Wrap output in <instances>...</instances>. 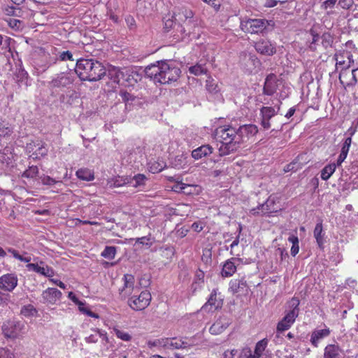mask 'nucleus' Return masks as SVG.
<instances>
[{"label": "nucleus", "mask_w": 358, "mask_h": 358, "mask_svg": "<svg viewBox=\"0 0 358 358\" xmlns=\"http://www.w3.org/2000/svg\"><path fill=\"white\" fill-rule=\"evenodd\" d=\"M145 73L146 76L155 83L167 84L176 81L179 78L180 70L172 62L160 61L148 66Z\"/></svg>", "instance_id": "1"}, {"label": "nucleus", "mask_w": 358, "mask_h": 358, "mask_svg": "<svg viewBox=\"0 0 358 358\" xmlns=\"http://www.w3.org/2000/svg\"><path fill=\"white\" fill-rule=\"evenodd\" d=\"M217 141L221 143L219 148L220 156H224L236 152L241 145V138L236 128L231 125L217 127L215 131Z\"/></svg>", "instance_id": "2"}, {"label": "nucleus", "mask_w": 358, "mask_h": 358, "mask_svg": "<svg viewBox=\"0 0 358 358\" xmlns=\"http://www.w3.org/2000/svg\"><path fill=\"white\" fill-rule=\"evenodd\" d=\"M75 71L81 80L90 82L99 80L106 74L103 65L93 59H78Z\"/></svg>", "instance_id": "3"}, {"label": "nucleus", "mask_w": 358, "mask_h": 358, "mask_svg": "<svg viewBox=\"0 0 358 358\" xmlns=\"http://www.w3.org/2000/svg\"><path fill=\"white\" fill-rule=\"evenodd\" d=\"M24 322L15 320H8L2 325V331L5 337L10 338H18L24 334Z\"/></svg>", "instance_id": "4"}, {"label": "nucleus", "mask_w": 358, "mask_h": 358, "mask_svg": "<svg viewBox=\"0 0 358 358\" xmlns=\"http://www.w3.org/2000/svg\"><path fill=\"white\" fill-rule=\"evenodd\" d=\"M173 17H175V20L178 22L185 23L187 29L185 27H183V32L187 31V34H189L192 32L191 28L188 27L193 22L192 20L193 12L190 9L183 6H177L175 8Z\"/></svg>", "instance_id": "5"}, {"label": "nucleus", "mask_w": 358, "mask_h": 358, "mask_svg": "<svg viewBox=\"0 0 358 358\" xmlns=\"http://www.w3.org/2000/svg\"><path fill=\"white\" fill-rule=\"evenodd\" d=\"M268 25L264 19H248L241 23V29L247 33L258 34L262 32Z\"/></svg>", "instance_id": "6"}, {"label": "nucleus", "mask_w": 358, "mask_h": 358, "mask_svg": "<svg viewBox=\"0 0 358 358\" xmlns=\"http://www.w3.org/2000/svg\"><path fill=\"white\" fill-rule=\"evenodd\" d=\"M151 299V294L148 291H143L138 296L131 297L128 301V304L134 310H142L150 305Z\"/></svg>", "instance_id": "7"}, {"label": "nucleus", "mask_w": 358, "mask_h": 358, "mask_svg": "<svg viewBox=\"0 0 358 358\" xmlns=\"http://www.w3.org/2000/svg\"><path fill=\"white\" fill-rule=\"evenodd\" d=\"M223 305V297L218 289H213L207 301L202 306L201 310L206 312H214L222 308Z\"/></svg>", "instance_id": "8"}, {"label": "nucleus", "mask_w": 358, "mask_h": 358, "mask_svg": "<svg viewBox=\"0 0 358 358\" xmlns=\"http://www.w3.org/2000/svg\"><path fill=\"white\" fill-rule=\"evenodd\" d=\"M45 145V143L39 139L31 141L27 143L26 151L30 154V157L33 159H39L48 154V149Z\"/></svg>", "instance_id": "9"}, {"label": "nucleus", "mask_w": 358, "mask_h": 358, "mask_svg": "<svg viewBox=\"0 0 358 358\" xmlns=\"http://www.w3.org/2000/svg\"><path fill=\"white\" fill-rule=\"evenodd\" d=\"M280 105L275 108L271 106H263L260 108V124L264 129H269L271 127L270 120L280 110Z\"/></svg>", "instance_id": "10"}, {"label": "nucleus", "mask_w": 358, "mask_h": 358, "mask_svg": "<svg viewBox=\"0 0 358 358\" xmlns=\"http://www.w3.org/2000/svg\"><path fill=\"white\" fill-rule=\"evenodd\" d=\"M18 285L15 273H8L0 276V289L4 292H13Z\"/></svg>", "instance_id": "11"}, {"label": "nucleus", "mask_w": 358, "mask_h": 358, "mask_svg": "<svg viewBox=\"0 0 358 358\" xmlns=\"http://www.w3.org/2000/svg\"><path fill=\"white\" fill-rule=\"evenodd\" d=\"M273 199L269 197L265 203L259 205L257 208L250 210V213L253 215L271 214L278 212L280 208H275Z\"/></svg>", "instance_id": "12"}, {"label": "nucleus", "mask_w": 358, "mask_h": 358, "mask_svg": "<svg viewBox=\"0 0 358 358\" xmlns=\"http://www.w3.org/2000/svg\"><path fill=\"white\" fill-rule=\"evenodd\" d=\"M255 48L261 55L271 56L276 52L275 46L266 39H261L255 43Z\"/></svg>", "instance_id": "13"}, {"label": "nucleus", "mask_w": 358, "mask_h": 358, "mask_svg": "<svg viewBox=\"0 0 358 358\" xmlns=\"http://www.w3.org/2000/svg\"><path fill=\"white\" fill-rule=\"evenodd\" d=\"M297 317L298 316L296 310H289L286 312L285 315L278 323L277 331L278 332H282L289 329L294 324Z\"/></svg>", "instance_id": "14"}, {"label": "nucleus", "mask_w": 358, "mask_h": 358, "mask_svg": "<svg viewBox=\"0 0 358 358\" xmlns=\"http://www.w3.org/2000/svg\"><path fill=\"white\" fill-rule=\"evenodd\" d=\"M62 296V293L59 290L56 288L49 287L42 293L43 302L54 305L61 299Z\"/></svg>", "instance_id": "15"}, {"label": "nucleus", "mask_w": 358, "mask_h": 358, "mask_svg": "<svg viewBox=\"0 0 358 358\" xmlns=\"http://www.w3.org/2000/svg\"><path fill=\"white\" fill-rule=\"evenodd\" d=\"M237 130L241 138V144L250 137L255 136L259 131L257 127L252 124L240 126Z\"/></svg>", "instance_id": "16"}, {"label": "nucleus", "mask_w": 358, "mask_h": 358, "mask_svg": "<svg viewBox=\"0 0 358 358\" xmlns=\"http://www.w3.org/2000/svg\"><path fill=\"white\" fill-rule=\"evenodd\" d=\"M124 286L120 289V296L124 299L130 296L134 289V277L131 274H125L123 277Z\"/></svg>", "instance_id": "17"}, {"label": "nucleus", "mask_w": 358, "mask_h": 358, "mask_svg": "<svg viewBox=\"0 0 358 358\" xmlns=\"http://www.w3.org/2000/svg\"><path fill=\"white\" fill-rule=\"evenodd\" d=\"M26 266L29 271H34L45 277H51L54 274L53 270L42 261L36 264L29 263Z\"/></svg>", "instance_id": "18"}, {"label": "nucleus", "mask_w": 358, "mask_h": 358, "mask_svg": "<svg viewBox=\"0 0 358 358\" xmlns=\"http://www.w3.org/2000/svg\"><path fill=\"white\" fill-rule=\"evenodd\" d=\"M248 290L246 280L242 279H234L229 282V291L235 294H245Z\"/></svg>", "instance_id": "19"}, {"label": "nucleus", "mask_w": 358, "mask_h": 358, "mask_svg": "<svg viewBox=\"0 0 358 358\" xmlns=\"http://www.w3.org/2000/svg\"><path fill=\"white\" fill-rule=\"evenodd\" d=\"M277 78L273 73H270L266 78L263 88V94L266 95H273L277 90Z\"/></svg>", "instance_id": "20"}, {"label": "nucleus", "mask_w": 358, "mask_h": 358, "mask_svg": "<svg viewBox=\"0 0 358 358\" xmlns=\"http://www.w3.org/2000/svg\"><path fill=\"white\" fill-rule=\"evenodd\" d=\"M147 178L144 174L138 173L133 178H125L123 183H128V185L135 188H142L145 185Z\"/></svg>", "instance_id": "21"}, {"label": "nucleus", "mask_w": 358, "mask_h": 358, "mask_svg": "<svg viewBox=\"0 0 358 358\" xmlns=\"http://www.w3.org/2000/svg\"><path fill=\"white\" fill-rule=\"evenodd\" d=\"M105 76H107L113 83L121 84L122 80H124V69H120L115 66H110Z\"/></svg>", "instance_id": "22"}, {"label": "nucleus", "mask_w": 358, "mask_h": 358, "mask_svg": "<svg viewBox=\"0 0 358 358\" xmlns=\"http://www.w3.org/2000/svg\"><path fill=\"white\" fill-rule=\"evenodd\" d=\"M213 152V148L208 144L202 145L194 149L192 152V157L196 159H200L203 157L209 156Z\"/></svg>", "instance_id": "23"}, {"label": "nucleus", "mask_w": 358, "mask_h": 358, "mask_svg": "<svg viewBox=\"0 0 358 358\" xmlns=\"http://www.w3.org/2000/svg\"><path fill=\"white\" fill-rule=\"evenodd\" d=\"M355 131L353 130L350 133V136L346 138L342 145L341 153L337 159V165L341 166L348 156L351 143H352V136L355 134Z\"/></svg>", "instance_id": "24"}, {"label": "nucleus", "mask_w": 358, "mask_h": 358, "mask_svg": "<svg viewBox=\"0 0 358 358\" xmlns=\"http://www.w3.org/2000/svg\"><path fill=\"white\" fill-rule=\"evenodd\" d=\"M72 83L71 78L65 75L64 73H61L58 75L56 78L52 79L50 83V87L51 88H59L66 87Z\"/></svg>", "instance_id": "25"}, {"label": "nucleus", "mask_w": 358, "mask_h": 358, "mask_svg": "<svg viewBox=\"0 0 358 358\" xmlns=\"http://www.w3.org/2000/svg\"><path fill=\"white\" fill-rule=\"evenodd\" d=\"M330 334V329L329 328H325L323 329H316L313 331L311 334L310 336V343L311 344L317 348L320 341L329 336Z\"/></svg>", "instance_id": "26"}, {"label": "nucleus", "mask_w": 358, "mask_h": 358, "mask_svg": "<svg viewBox=\"0 0 358 358\" xmlns=\"http://www.w3.org/2000/svg\"><path fill=\"white\" fill-rule=\"evenodd\" d=\"M139 77L140 76L137 72L124 69V80H122L121 85L133 86L137 83Z\"/></svg>", "instance_id": "27"}, {"label": "nucleus", "mask_w": 358, "mask_h": 358, "mask_svg": "<svg viewBox=\"0 0 358 358\" xmlns=\"http://www.w3.org/2000/svg\"><path fill=\"white\" fill-rule=\"evenodd\" d=\"M313 236L316 239L318 247L321 249H323L325 242V233L323 231V226L322 222L316 224L313 231Z\"/></svg>", "instance_id": "28"}, {"label": "nucleus", "mask_w": 358, "mask_h": 358, "mask_svg": "<svg viewBox=\"0 0 358 358\" xmlns=\"http://www.w3.org/2000/svg\"><path fill=\"white\" fill-rule=\"evenodd\" d=\"M238 259L236 258H231L225 262L222 270V275L223 277H230L236 271V266L235 262Z\"/></svg>", "instance_id": "29"}, {"label": "nucleus", "mask_w": 358, "mask_h": 358, "mask_svg": "<svg viewBox=\"0 0 358 358\" xmlns=\"http://www.w3.org/2000/svg\"><path fill=\"white\" fill-rule=\"evenodd\" d=\"M166 167V163L162 159L150 160L148 163V169L152 173H159Z\"/></svg>", "instance_id": "30"}, {"label": "nucleus", "mask_w": 358, "mask_h": 358, "mask_svg": "<svg viewBox=\"0 0 358 358\" xmlns=\"http://www.w3.org/2000/svg\"><path fill=\"white\" fill-rule=\"evenodd\" d=\"M341 350L338 345L329 344L324 348V358H340Z\"/></svg>", "instance_id": "31"}, {"label": "nucleus", "mask_w": 358, "mask_h": 358, "mask_svg": "<svg viewBox=\"0 0 358 358\" xmlns=\"http://www.w3.org/2000/svg\"><path fill=\"white\" fill-rule=\"evenodd\" d=\"M187 338L185 340L178 338H171L170 350L186 348L193 345Z\"/></svg>", "instance_id": "32"}, {"label": "nucleus", "mask_w": 358, "mask_h": 358, "mask_svg": "<svg viewBox=\"0 0 358 358\" xmlns=\"http://www.w3.org/2000/svg\"><path fill=\"white\" fill-rule=\"evenodd\" d=\"M76 176L85 181H92L94 179V173L89 169H80L76 173Z\"/></svg>", "instance_id": "33"}, {"label": "nucleus", "mask_w": 358, "mask_h": 358, "mask_svg": "<svg viewBox=\"0 0 358 358\" xmlns=\"http://www.w3.org/2000/svg\"><path fill=\"white\" fill-rule=\"evenodd\" d=\"M337 164H329L326 165L321 171V178L323 180H327L335 172Z\"/></svg>", "instance_id": "34"}, {"label": "nucleus", "mask_w": 358, "mask_h": 358, "mask_svg": "<svg viewBox=\"0 0 358 358\" xmlns=\"http://www.w3.org/2000/svg\"><path fill=\"white\" fill-rule=\"evenodd\" d=\"M304 155H300L292 162L287 164L283 169L284 172L287 173L289 171H296L298 169H301L302 167V164H301L299 161L301 159H302Z\"/></svg>", "instance_id": "35"}, {"label": "nucleus", "mask_w": 358, "mask_h": 358, "mask_svg": "<svg viewBox=\"0 0 358 358\" xmlns=\"http://www.w3.org/2000/svg\"><path fill=\"white\" fill-rule=\"evenodd\" d=\"M189 72L191 74L199 76L201 75L206 74L208 72V69L204 64L197 63L196 64L189 68Z\"/></svg>", "instance_id": "36"}, {"label": "nucleus", "mask_w": 358, "mask_h": 358, "mask_svg": "<svg viewBox=\"0 0 358 358\" xmlns=\"http://www.w3.org/2000/svg\"><path fill=\"white\" fill-rule=\"evenodd\" d=\"M268 345V340L266 338H264L256 343L255 352L252 355L255 358H260L262 355L263 352L265 350L266 346Z\"/></svg>", "instance_id": "37"}, {"label": "nucleus", "mask_w": 358, "mask_h": 358, "mask_svg": "<svg viewBox=\"0 0 358 358\" xmlns=\"http://www.w3.org/2000/svg\"><path fill=\"white\" fill-rule=\"evenodd\" d=\"M12 133L13 127L8 122L0 120V137L8 136Z\"/></svg>", "instance_id": "38"}, {"label": "nucleus", "mask_w": 358, "mask_h": 358, "mask_svg": "<svg viewBox=\"0 0 358 358\" xmlns=\"http://www.w3.org/2000/svg\"><path fill=\"white\" fill-rule=\"evenodd\" d=\"M6 22H7L9 27L15 31L21 30L24 26V24L22 20L15 18L9 17L8 19L6 20Z\"/></svg>", "instance_id": "39"}, {"label": "nucleus", "mask_w": 358, "mask_h": 358, "mask_svg": "<svg viewBox=\"0 0 358 358\" xmlns=\"http://www.w3.org/2000/svg\"><path fill=\"white\" fill-rule=\"evenodd\" d=\"M288 241L292 245L290 251L291 255L295 257L299 251V238L296 236L292 234L289 236Z\"/></svg>", "instance_id": "40"}, {"label": "nucleus", "mask_w": 358, "mask_h": 358, "mask_svg": "<svg viewBox=\"0 0 358 358\" xmlns=\"http://www.w3.org/2000/svg\"><path fill=\"white\" fill-rule=\"evenodd\" d=\"M38 174V168L36 166H29L22 174V178L34 179Z\"/></svg>", "instance_id": "41"}, {"label": "nucleus", "mask_w": 358, "mask_h": 358, "mask_svg": "<svg viewBox=\"0 0 358 358\" xmlns=\"http://www.w3.org/2000/svg\"><path fill=\"white\" fill-rule=\"evenodd\" d=\"M20 313L24 317H34L36 315L38 311L34 307V306L29 304L27 306H24L20 310Z\"/></svg>", "instance_id": "42"}, {"label": "nucleus", "mask_w": 358, "mask_h": 358, "mask_svg": "<svg viewBox=\"0 0 358 358\" xmlns=\"http://www.w3.org/2000/svg\"><path fill=\"white\" fill-rule=\"evenodd\" d=\"M116 255V248L113 246H106L101 256L108 259H113Z\"/></svg>", "instance_id": "43"}, {"label": "nucleus", "mask_w": 358, "mask_h": 358, "mask_svg": "<svg viewBox=\"0 0 358 358\" xmlns=\"http://www.w3.org/2000/svg\"><path fill=\"white\" fill-rule=\"evenodd\" d=\"M113 331H114L115 334L116 335V336L118 338L121 339L122 341H129L131 340V336L129 333H127L124 331L120 330L117 327H114Z\"/></svg>", "instance_id": "44"}, {"label": "nucleus", "mask_w": 358, "mask_h": 358, "mask_svg": "<svg viewBox=\"0 0 358 358\" xmlns=\"http://www.w3.org/2000/svg\"><path fill=\"white\" fill-rule=\"evenodd\" d=\"M185 188H194V186L183 183L182 182H176L171 187L173 192L178 193H182V192H185Z\"/></svg>", "instance_id": "45"}, {"label": "nucleus", "mask_w": 358, "mask_h": 358, "mask_svg": "<svg viewBox=\"0 0 358 358\" xmlns=\"http://www.w3.org/2000/svg\"><path fill=\"white\" fill-rule=\"evenodd\" d=\"M4 13L6 15H8V16H17V17H20L21 15H20V13H21V9L19 8H16V7H14V6H6L5 8H4Z\"/></svg>", "instance_id": "46"}, {"label": "nucleus", "mask_w": 358, "mask_h": 358, "mask_svg": "<svg viewBox=\"0 0 358 358\" xmlns=\"http://www.w3.org/2000/svg\"><path fill=\"white\" fill-rule=\"evenodd\" d=\"M206 85L207 90L211 93H216L219 91L217 84L211 78H209L208 79L206 80Z\"/></svg>", "instance_id": "47"}, {"label": "nucleus", "mask_w": 358, "mask_h": 358, "mask_svg": "<svg viewBox=\"0 0 358 358\" xmlns=\"http://www.w3.org/2000/svg\"><path fill=\"white\" fill-rule=\"evenodd\" d=\"M97 331H100L99 329H96L93 330L94 334H90L89 336L85 338V341L88 343H95L98 342V338H99V334Z\"/></svg>", "instance_id": "48"}, {"label": "nucleus", "mask_w": 358, "mask_h": 358, "mask_svg": "<svg viewBox=\"0 0 358 358\" xmlns=\"http://www.w3.org/2000/svg\"><path fill=\"white\" fill-rule=\"evenodd\" d=\"M41 182L43 185H50V186H52V185H55L57 182H59V180H57L48 176H43L41 177Z\"/></svg>", "instance_id": "49"}, {"label": "nucleus", "mask_w": 358, "mask_h": 358, "mask_svg": "<svg viewBox=\"0 0 358 358\" xmlns=\"http://www.w3.org/2000/svg\"><path fill=\"white\" fill-rule=\"evenodd\" d=\"M203 278L204 273L201 270L196 271L194 280V285H198V286H199L201 285L203 282Z\"/></svg>", "instance_id": "50"}, {"label": "nucleus", "mask_w": 358, "mask_h": 358, "mask_svg": "<svg viewBox=\"0 0 358 358\" xmlns=\"http://www.w3.org/2000/svg\"><path fill=\"white\" fill-rule=\"evenodd\" d=\"M68 297L74 303H76V305H78V308L79 309H81L82 308V306H85V302H83L81 301H80L77 296L74 294L73 292H70L68 294Z\"/></svg>", "instance_id": "51"}, {"label": "nucleus", "mask_w": 358, "mask_h": 358, "mask_svg": "<svg viewBox=\"0 0 358 358\" xmlns=\"http://www.w3.org/2000/svg\"><path fill=\"white\" fill-rule=\"evenodd\" d=\"M299 300L296 298L293 297L289 302V306L292 308L290 310H296L297 315H299Z\"/></svg>", "instance_id": "52"}, {"label": "nucleus", "mask_w": 358, "mask_h": 358, "mask_svg": "<svg viewBox=\"0 0 358 358\" xmlns=\"http://www.w3.org/2000/svg\"><path fill=\"white\" fill-rule=\"evenodd\" d=\"M336 2L337 0H326L322 2L321 8L323 10L331 9L335 6Z\"/></svg>", "instance_id": "53"}, {"label": "nucleus", "mask_w": 358, "mask_h": 358, "mask_svg": "<svg viewBox=\"0 0 358 358\" xmlns=\"http://www.w3.org/2000/svg\"><path fill=\"white\" fill-rule=\"evenodd\" d=\"M354 4V0H339L338 5L343 9H350Z\"/></svg>", "instance_id": "54"}, {"label": "nucleus", "mask_w": 358, "mask_h": 358, "mask_svg": "<svg viewBox=\"0 0 358 358\" xmlns=\"http://www.w3.org/2000/svg\"><path fill=\"white\" fill-rule=\"evenodd\" d=\"M59 59L62 61H66V60L73 61L74 60V59L73 58L72 53L69 50L63 51L62 52H60Z\"/></svg>", "instance_id": "55"}, {"label": "nucleus", "mask_w": 358, "mask_h": 358, "mask_svg": "<svg viewBox=\"0 0 358 358\" xmlns=\"http://www.w3.org/2000/svg\"><path fill=\"white\" fill-rule=\"evenodd\" d=\"M171 338H163L157 341V343L167 349H170Z\"/></svg>", "instance_id": "56"}, {"label": "nucleus", "mask_w": 358, "mask_h": 358, "mask_svg": "<svg viewBox=\"0 0 358 358\" xmlns=\"http://www.w3.org/2000/svg\"><path fill=\"white\" fill-rule=\"evenodd\" d=\"M120 96L122 97V99L124 102H128L129 101H133L134 99V96L131 94L126 92V91H121L120 92Z\"/></svg>", "instance_id": "57"}, {"label": "nucleus", "mask_w": 358, "mask_h": 358, "mask_svg": "<svg viewBox=\"0 0 358 358\" xmlns=\"http://www.w3.org/2000/svg\"><path fill=\"white\" fill-rule=\"evenodd\" d=\"M0 358H15L12 352L5 348H0Z\"/></svg>", "instance_id": "58"}, {"label": "nucleus", "mask_w": 358, "mask_h": 358, "mask_svg": "<svg viewBox=\"0 0 358 358\" xmlns=\"http://www.w3.org/2000/svg\"><path fill=\"white\" fill-rule=\"evenodd\" d=\"M223 328L221 324L218 322H215L210 328L212 334H218L222 331Z\"/></svg>", "instance_id": "59"}, {"label": "nucleus", "mask_w": 358, "mask_h": 358, "mask_svg": "<svg viewBox=\"0 0 358 358\" xmlns=\"http://www.w3.org/2000/svg\"><path fill=\"white\" fill-rule=\"evenodd\" d=\"M81 312H83V313L87 315L88 316L91 317H94V318H98L99 317V315L98 314L91 311L90 310L86 308L85 307V306H82V308L81 309H79Z\"/></svg>", "instance_id": "60"}, {"label": "nucleus", "mask_w": 358, "mask_h": 358, "mask_svg": "<svg viewBox=\"0 0 358 358\" xmlns=\"http://www.w3.org/2000/svg\"><path fill=\"white\" fill-rule=\"evenodd\" d=\"M203 1L210 4L216 10H219L220 7V3L218 0H202Z\"/></svg>", "instance_id": "61"}, {"label": "nucleus", "mask_w": 358, "mask_h": 358, "mask_svg": "<svg viewBox=\"0 0 358 358\" xmlns=\"http://www.w3.org/2000/svg\"><path fill=\"white\" fill-rule=\"evenodd\" d=\"M174 24V21L172 19H168L164 21V29L166 31H169Z\"/></svg>", "instance_id": "62"}, {"label": "nucleus", "mask_w": 358, "mask_h": 358, "mask_svg": "<svg viewBox=\"0 0 358 358\" xmlns=\"http://www.w3.org/2000/svg\"><path fill=\"white\" fill-rule=\"evenodd\" d=\"M97 332L99 334V338L101 339V341L104 343L103 344L108 343L109 342L107 333L105 331L100 329V331H97Z\"/></svg>", "instance_id": "63"}, {"label": "nucleus", "mask_w": 358, "mask_h": 358, "mask_svg": "<svg viewBox=\"0 0 358 358\" xmlns=\"http://www.w3.org/2000/svg\"><path fill=\"white\" fill-rule=\"evenodd\" d=\"M335 59L336 61V65L343 66L345 64V60L343 59V56L340 55H335Z\"/></svg>", "instance_id": "64"}]
</instances>
